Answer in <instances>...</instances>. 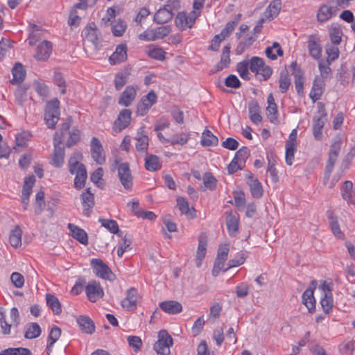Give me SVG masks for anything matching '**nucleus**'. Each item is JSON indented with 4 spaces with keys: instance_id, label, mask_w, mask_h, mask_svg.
Segmentation results:
<instances>
[{
    "instance_id": "50",
    "label": "nucleus",
    "mask_w": 355,
    "mask_h": 355,
    "mask_svg": "<svg viewBox=\"0 0 355 355\" xmlns=\"http://www.w3.org/2000/svg\"><path fill=\"white\" fill-rule=\"evenodd\" d=\"M246 257L247 255L245 252H241L238 253L234 259L229 261L228 266L225 269H224V272H226L228 269L231 268L242 265L245 262Z\"/></svg>"
},
{
    "instance_id": "52",
    "label": "nucleus",
    "mask_w": 355,
    "mask_h": 355,
    "mask_svg": "<svg viewBox=\"0 0 355 355\" xmlns=\"http://www.w3.org/2000/svg\"><path fill=\"white\" fill-rule=\"evenodd\" d=\"M329 225L331 230L332 233L338 238L343 239L344 237V234L340 229V225L338 224V220L336 217L331 215L329 217Z\"/></svg>"
},
{
    "instance_id": "21",
    "label": "nucleus",
    "mask_w": 355,
    "mask_h": 355,
    "mask_svg": "<svg viewBox=\"0 0 355 355\" xmlns=\"http://www.w3.org/2000/svg\"><path fill=\"white\" fill-rule=\"evenodd\" d=\"M103 151V147L99 140L93 137L91 141L92 155L94 161L98 164H103L105 162Z\"/></svg>"
},
{
    "instance_id": "7",
    "label": "nucleus",
    "mask_w": 355,
    "mask_h": 355,
    "mask_svg": "<svg viewBox=\"0 0 355 355\" xmlns=\"http://www.w3.org/2000/svg\"><path fill=\"white\" fill-rule=\"evenodd\" d=\"M90 264L96 277L108 281H114L115 279V275L110 267L101 259H92Z\"/></svg>"
},
{
    "instance_id": "46",
    "label": "nucleus",
    "mask_w": 355,
    "mask_h": 355,
    "mask_svg": "<svg viewBox=\"0 0 355 355\" xmlns=\"http://www.w3.org/2000/svg\"><path fill=\"white\" fill-rule=\"evenodd\" d=\"M127 28L126 22L119 19L112 26V33L115 37H121Z\"/></svg>"
},
{
    "instance_id": "36",
    "label": "nucleus",
    "mask_w": 355,
    "mask_h": 355,
    "mask_svg": "<svg viewBox=\"0 0 355 355\" xmlns=\"http://www.w3.org/2000/svg\"><path fill=\"white\" fill-rule=\"evenodd\" d=\"M46 300L48 306L55 315H59L62 312L61 304L57 297L51 293L46 295Z\"/></svg>"
},
{
    "instance_id": "3",
    "label": "nucleus",
    "mask_w": 355,
    "mask_h": 355,
    "mask_svg": "<svg viewBox=\"0 0 355 355\" xmlns=\"http://www.w3.org/2000/svg\"><path fill=\"white\" fill-rule=\"evenodd\" d=\"M249 69L255 73L257 78L261 81L267 80L272 73V68L266 64L263 58L257 56L250 60Z\"/></svg>"
},
{
    "instance_id": "62",
    "label": "nucleus",
    "mask_w": 355,
    "mask_h": 355,
    "mask_svg": "<svg viewBox=\"0 0 355 355\" xmlns=\"http://www.w3.org/2000/svg\"><path fill=\"white\" fill-rule=\"evenodd\" d=\"M35 212L36 214H40L45 207L44 201V193L42 191H40L36 194L35 198Z\"/></svg>"
},
{
    "instance_id": "63",
    "label": "nucleus",
    "mask_w": 355,
    "mask_h": 355,
    "mask_svg": "<svg viewBox=\"0 0 355 355\" xmlns=\"http://www.w3.org/2000/svg\"><path fill=\"white\" fill-rule=\"evenodd\" d=\"M286 162L288 165L291 166L293 164L294 160V154L296 151L297 146H293L292 144H286Z\"/></svg>"
},
{
    "instance_id": "2",
    "label": "nucleus",
    "mask_w": 355,
    "mask_h": 355,
    "mask_svg": "<svg viewBox=\"0 0 355 355\" xmlns=\"http://www.w3.org/2000/svg\"><path fill=\"white\" fill-rule=\"evenodd\" d=\"M72 119L68 117L66 121L62 123L60 132H58L61 137L62 142L67 137L66 146L68 148L76 144L80 139V131L76 128H71Z\"/></svg>"
},
{
    "instance_id": "24",
    "label": "nucleus",
    "mask_w": 355,
    "mask_h": 355,
    "mask_svg": "<svg viewBox=\"0 0 355 355\" xmlns=\"http://www.w3.org/2000/svg\"><path fill=\"white\" fill-rule=\"evenodd\" d=\"M159 306L163 311L171 315L178 314L182 311V304L174 300L162 302Z\"/></svg>"
},
{
    "instance_id": "11",
    "label": "nucleus",
    "mask_w": 355,
    "mask_h": 355,
    "mask_svg": "<svg viewBox=\"0 0 355 355\" xmlns=\"http://www.w3.org/2000/svg\"><path fill=\"white\" fill-rule=\"evenodd\" d=\"M62 140L58 132H55L53 138L54 151L52 157V164L60 167L64 162V148L61 146Z\"/></svg>"
},
{
    "instance_id": "5",
    "label": "nucleus",
    "mask_w": 355,
    "mask_h": 355,
    "mask_svg": "<svg viewBox=\"0 0 355 355\" xmlns=\"http://www.w3.org/2000/svg\"><path fill=\"white\" fill-rule=\"evenodd\" d=\"M158 340L154 345V349L157 355H170V347L173 344L172 337L168 334L166 330H160L158 332Z\"/></svg>"
},
{
    "instance_id": "6",
    "label": "nucleus",
    "mask_w": 355,
    "mask_h": 355,
    "mask_svg": "<svg viewBox=\"0 0 355 355\" xmlns=\"http://www.w3.org/2000/svg\"><path fill=\"white\" fill-rule=\"evenodd\" d=\"M336 2V4L335 6L323 4L320 6L317 14L318 20L320 22H325L334 16H336L340 10V7L345 8L349 6V1Z\"/></svg>"
},
{
    "instance_id": "27",
    "label": "nucleus",
    "mask_w": 355,
    "mask_h": 355,
    "mask_svg": "<svg viewBox=\"0 0 355 355\" xmlns=\"http://www.w3.org/2000/svg\"><path fill=\"white\" fill-rule=\"evenodd\" d=\"M68 229L69 230L73 238L76 239L80 243L83 245H87L88 243V236L84 230L72 223L68 224Z\"/></svg>"
},
{
    "instance_id": "51",
    "label": "nucleus",
    "mask_w": 355,
    "mask_h": 355,
    "mask_svg": "<svg viewBox=\"0 0 355 355\" xmlns=\"http://www.w3.org/2000/svg\"><path fill=\"white\" fill-rule=\"evenodd\" d=\"M136 148L137 151L144 152L147 150L148 146V137L146 135L137 134L136 137Z\"/></svg>"
},
{
    "instance_id": "38",
    "label": "nucleus",
    "mask_w": 355,
    "mask_h": 355,
    "mask_svg": "<svg viewBox=\"0 0 355 355\" xmlns=\"http://www.w3.org/2000/svg\"><path fill=\"white\" fill-rule=\"evenodd\" d=\"M21 236L22 230L19 225L15 227L10 233V245L17 248L21 245Z\"/></svg>"
},
{
    "instance_id": "33",
    "label": "nucleus",
    "mask_w": 355,
    "mask_h": 355,
    "mask_svg": "<svg viewBox=\"0 0 355 355\" xmlns=\"http://www.w3.org/2000/svg\"><path fill=\"white\" fill-rule=\"evenodd\" d=\"M249 114L250 120L255 124H259L262 121V116L260 114V107L256 101L249 103Z\"/></svg>"
},
{
    "instance_id": "26",
    "label": "nucleus",
    "mask_w": 355,
    "mask_h": 355,
    "mask_svg": "<svg viewBox=\"0 0 355 355\" xmlns=\"http://www.w3.org/2000/svg\"><path fill=\"white\" fill-rule=\"evenodd\" d=\"M327 114H323L319 116H314L313 118V133L314 137L317 140H321L322 138V130L324 125V123L327 121Z\"/></svg>"
},
{
    "instance_id": "8",
    "label": "nucleus",
    "mask_w": 355,
    "mask_h": 355,
    "mask_svg": "<svg viewBox=\"0 0 355 355\" xmlns=\"http://www.w3.org/2000/svg\"><path fill=\"white\" fill-rule=\"evenodd\" d=\"M319 288L322 291V297L320 300L321 306L325 313H329L332 311L334 306L333 284L331 282L324 281Z\"/></svg>"
},
{
    "instance_id": "59",
    "label": "nucleus",
    "mask_w": 355,
    "mask_h": 355,
    "mask_svg": "<svg viewBox=\"0 0 355 355\" xmlns=\"http://www.w3.org/2000/svg\"><path fill=\"white\" fill-rule=\"evenodd\" d=\"M237 24V19H234L229 21L220 33V35L222 36V39H225L226 37H229L230 34L232 33V31L234 30Z\"/></svg>"
},
{
    "instance_id": "31",
    "label": "nucleus",
    "mask_w": 355,
    "mask_h": 355,
    "mask_svg": "<svg viewBox=\"0 0 355 355\" xmlns=\"http://www.w3.org/2000/svg\"><path fill=\"white\" fill-rule=\"evenodd\" d=\"M12 73L13 78L10 80V83L12 85L21 83L26 76V71L24 69L23 65L19 62H17L15 64L12 70Z\"/></svg>"
},
{
    "instance_id": "28",
    "label": "nucleus",
    "mask_w": 355,
    "mask_h": 355,
    "mask_svg": "<svg viewBox=\"0 0 355 355\" xmlns=\"http://www.w3.org/2000/svg\"><path fill=\"white\" fill-rule=\"evenodd\" d=\"M77 322L84 333L92 334L95 330L94 323L88 316H79Z\"/></svg>"
},
{
    "instance_id": "16",
    "label": "nucleus",
    "mask_w": 355,
    "mask_h": 355,
    "mask_svg": "<svg viewBox=\"0 0 355 355\" xmlns=\"http://www.w3.org/2000/svg\"><path fill=\"white\" fill-rule=\"evenodd\" d=\"M139 299L137 291L135 288H130L126 291V297L121 301V306L128 311H134L137 308Z\"/></svg>"
},
{
    "instance_id": "4",
    "label": "nucleus",
    "mask_w": 355,
    "mask_h": 355,
    "mask_svg": "<svg viewBox=\"0 0 355 355\" xmlns=\"http://www.w3.org/2000/svg\"><path fill=\"white\" fill-rule=\"evenodd\" d=\"M44 120L49 128L55 129L60 119V101L57 98L47 102L44 110Z\"/></svg>"
},
{
    "instance_id": "29",
    "label": "nucleus",
    "mask_w": 355,
    "mask_h": 355,
    "mask_svg": "<svg viewBox=\"0 0 355 355\" xmlns=\"http://www.w3.org/2000/svg\"><path fill=\"white\" fill-rule=\"evenodd\" d=\"M226 225L230 236H235L239 232V218L236 215L229 214L226 217Z\"/></svg>"
},
{
    "instance_id": "43",
    "label": "nucleus",
    "mask_w": 355,
    "mask_h": 355,
    "mask_svg": "<svg viewBox=\"0 0 355 355\" xmlns=\"http://www.w3.org/2000/svg\"><path fill=\"white\" fill-rule=\"evenodd\" d=\"M207 245V242L206 237L201 235L198 239V250H197V252H196V258L198 260L200 261V263H198V266H200V261L205 257Z\"/></svg>"
},
{
    "instance_id": "41",
    "label": "nucleus",
    "mask_w": 355,
    "mask_h": 355,
    "mask_svg": "<svg viewBox=\"0 0 355 355\" xmlns=\"http://www.w3.org/2000/svg\"><path fill=\"white\" fill-rule=\"evenodd\" d=\"M130 73L127 70L118 72L115 75L114 87L115 89L120 90L128 82Z\"/></svg>"
},
{
    "instance_id": "49",
    "label": "nucleus",
    "mask_w": 355,
    "mask_h": 355,
    "mask_svg": "<svg viewBox=\"0 0 355 355\" xmlns=\"http://www.w3.org/2000/svg\"><path fill=\"white\" fill-rule=\"evenodd\" d=\"M273 49H277V54L279 55V56H282L283 54H284V51L282 49L281 46H280V44L277 42H273L272 44V46H268L266 49V56L272 60H275L277 58V55H275L274 53H273Z\"/></svg>"
},
{
    "instance_id": "18",
    "label": "nucleus",
    "mask_w": 355,
    "mask_h": 355,
    "mask_svg": "<svg viewBox=\"0 0 355 355\" xmlns=\"http://www.w3.org/2000/svg\"><path fill=\"white\" fill-rule=\"evenodd\" d=\"M52 49V43L49 41L44 40L37 46L34 57L37 60L45 61L50 57Z\"/></svg>"
},
{
    "instance_id": "35",
    "label": "nucleus",
    "mask_w": 355,
    "mask_h": 355,
    "mask_svg": "<svg viewBox=\"0 0 355 355\" xmlns=\"http://www.w3.org/2000/svg\"><path fill=\"white\" fill-rule=\"evenodd\" d=\"M42 27L35 24L29 26L28 43L31 46H34L36 42L42 38Z\"/></svg>"
},
{
    "instance_id": "48",
    "label": "nucleus",
    "mask_w": 355,
    "mask_h": 355,
    "mask_svg": "<svg viewBox=\"0 0 355 355\" xmlns=\"http://www.w3.org/2000/svg\"><path fill=\"white\" fill-rule=\"evenodd\" d=\"M189 137L190 135L189 133L182 132L180 134H175L168 140V143L171 145L178 144L183 146L187 143Z\"/></svg>"
},
{
    "instance_id": "13",
    "label": "nucleus",
    "mask_w": 355,
    "mask_h": 355,
    "mask_svg": "<svg viewBox=\"0 0 355 355\" xmlns=\"http://www.w3.org/2000/svg\"><path fill=\"white\" fill-rule=\"evenodd\" d=\"M85 293L88 300L96 302L104 295V291L101 284L96 280H91L85 287Z\"/></svg>"
},
{
    "instance_id": "42",
    "label": "nucleus",
    "mask_w": 355,
    "mask_h": 355,
    "mask_svg": "<svg viewBox=\"0 0 355 355\" xmlns=\"http://www.w3.org/2000/svg\"><path fill=\"white\" fill-rule=\"evenodd\" d=\"M97 31L98 30L94 24H89L85 29V37L86 40L95 45H97L98 43Z\"/></svg>"
},
{
    "instance_id": "47",
    "label": "nucleus",
    "mask_w": 355,
    "mask_h": 355,
    "mask_svg": "<svg viewBox=\"0 0 355 355\" xmlns=\"http://www.w3.org/2000/svg\"><path fill=\"white\" fill-rule=\"evenodd\" d=\"M177 205L182 214H184L191 218H193V211L195 210L189 208L188 202L184 198L178 197L177 198Z\"/></svg>"
},
{
    "instance_id": "45",
    "label": "nucleus",
    "mask_w": 355,
    "mask_h": 355,
    "mask_svg": "<svg viewBox=\"0 0 355 355\" xmlns=\"http://www.w3.org/2000/svg\"><path fill=\"white\" fill-rule=\"evenodd\" d=\"M279 91L281 93H286L289 89L291 81L286 70L282 71L280 73L279 80Z\"/></svg>"
},
{
    "instance_id": "23",
    "label": "nucleus",
    "mask_w": 355,
    "mask_h": 355,
    "mask_svg": "<svg viewBox=\"0 0 355 355\" xmlns=\"http://www.w3.org/2000/svg\"><path fill=\"white\" fill-rule=\"evenodd\" d=\"M127 59V46L121 44L116 47L115 51L110 57L111 64H116L124 62Z\"/></svg>"
},
{
    "instance_id": "15",
    "label": "nucleus",
    "mask_w": 355,
    "mask_h": 355,
    "mask_svg": "<svg viewBox=\"0 0 355 355\" xmlns=\"http://www.w3.org/2000/svg\"><path fill=\"white\" fill-rule=\"evenodd\" d=\"M132 112L129 109H123L118 115L113 125V130L119 132L126 128L131 121Z\"/></svg>"
},
{
    "instance_id": "10",
    "label": "nucleus",
    "mask_w": 355,
    "mask_h": 355,
    "mask_svg": "<svg viewBox=\"0 0 355 355\" xmlns=\"http://www.w3.org/2000/svg\"><path fill=\"white\" fill-rule=\"evenodd\" d=\"M157 100V94L153 90H150L137 104V114L140 116L146 114L151 107L156 103Z\"/></svg>"
},
{
    "instance_id": "37",
    "label": "nucleus",
    "mask_w": 355,
    "mask_h": 355,
    "mask_svg": "<svg viewBox=\"0 0 355 355\" xmlns=\"http://www.w3.org/2000/svg\"><path fill=\"white\" fill-rule=\"evenodd\" d=\"M230 46L229 45L225 46L223 49V52L220 58V61L216 65V71H219L224 68L227 67L230 63Z\"/></svg>"
},
{
    "instance_id": "32",
    "label": "nucleus",
    "mask_w": 355,
    "mask_h": 355,
    "mask_svg": "<svg viewBox=\"0 0 355 355\" xmlns=\"http://www.w3.org/2000/svg\"><path fill=\"white\" fill-rule=\"evenodd\" d=\"M281 8V1H271L268 7L264 11L263 16L268 21H270L278 15Z\"/></svg>"
},
{
    "instance_id": "61",
    "label": "nucleus",
    "mask_w": 355,
    "mask_h": 355,
    "mask_svg": "<svg viewBox=\"0 0 355 355\" xmlns=\"http://www.w3.org/2000/svg\"><path fill=\"white\" fill-rule=\"evenodd\" d=\"M250 66V62L243 61L239 62L237 65V71L240 76L245 80H249L248 68Z\"/></svg>"
},
{
    "instance_id": "12",
    "label": "nucleus",
    "mask_w": 355,
    "mask_h": 355,
    "mask_svg": "<svg viewBox=\"0 0 355 355\" xmlns=\"http://www.w3.org/2000/svg\"><path fill=\"white\" fill-rule=\"evenodd\" d=\"M118 177L125 189H130L133 185V178L128 163H121L118 166Z\"/></svg>"
},
{
    "instance_id": "39",
    "label": "nucleus",
    "mask_w": 355,
    "mask_h": 355,
    "mask_svg": "<svg viewBox=\"0 0 355 355\" xmlns=\"http://www.w3.org/2000/svg\"><path fill=\"white\" fill-rule=\"evenodd\" d=\"M145 167L148 171H155L161 168L162 163L157 155H150L145 159Z\"/></svg>"
},
{
    "instance_id": "20",
    "label": "nucleus",
    "mask_w": 355,
    "mask_h": 355,
    "mask_svg": "<svg viewBox=\"0 0 355 355\" xmlns=\"http://www.w3.org/2000/svg\"><path fill=\"white\" fill-rule=\"evenodd\" d=\"M137 89V87L132 85L127 86L125 90L121 94L118 103L125 107L130 106L135 99Z\"/></svg>"
},
{
    "instance_id": "25",
    "label": "nucleus",
    "mask_w": 355,
    "mask_h": 355,
    "mask_svg": "<svg viewBox=\"0 0 355 355\" xmlns=\"http://www.w3.org/2000/svg\"><path fill=\"white\" fill-rule=\"evenodd\" d=\"M324 87V81L322 78L316 77L313 81L311 91L310 92V98L313 102L319 100L323 93Z\"/></svg>"
},
{
    "instance_id": "34",
    "label": "nucleus",
    "mask_w": 355,
    "mask_h": 355,
    "mask_svg": "<svg viewBox=\"0 0 355 355\" xmlns=\"http://www.w3.org/2000/svg\"><path fill=\"white\" fill-rule=\"evenodd\" d=\"M302 302L307 307L310 313H313L315 308V300L313 296V290L306 289L302 294Z\"/></svg>"
},
{
    "instance_id": "14",
    "label": "nucleus",
    "mask_w": 355,
    "mask_h": 355,
    "mask_svg": "<svg viewBox=\"0 0 355 355\" xmlns=\"http://www.w3.org/2000/svg\"><path fill=\"white\" fill-rule=\"evenodd\" d=\"M175 7L172 4H167L159 8L154 16V21L159 24L167 23L174 15Z\"/></svg>"
},
{
    "instance_id": "56",
    "label": "nucleus",
    "mask_w": 355,
    "mask_h": 355,
    "mask_svg": "<svg viewBox=\"0 0 355 355\" xmlns=\"http://www.w3.org/2000/svg\"><path fill=\"white\" fill-rule=\"evenodd\" d=\"M216 179L211 173L207 172L205 173L203 176V183L206 188L211 191L214 190L216 187Z\"/></svg>"
},
{
    "instance_id": "40",
    "label": "nucleus",
    "mask_w": 355,
    "mask_h": 355,
    "mask_svg": "<svg viewBox=\"0 0 355 355\" xmlns=\"http://www.w3.org/2000/svg\"><path fill=\"white\" fill-rule=\"evenodd\" d=\"M201 144L203 146H216L218 144V139L210 130H205L202 132Z\"/></svg>"
},
{
    "instance_id": "1",
    "label": "nucleus",
    "mask_w": 355,
    "mask_h": 355,
    "mask_svg": "<svg viewBox=\"0 0 355 355\" xmlns=\"http://www.w3.org/2000/svg\"><path fill=\"white\" fill-rule=\"evenodd\" d=\"M83 159V155L79 151H75L70 157L68 165L71 174H76L74 186L76 189H80L84 187L87 178V170L83 164L80 163Z\"/></svg>"
},
{
    "instance_id": "17",
    "label": "nucleus",
    "mask_w": 355,
    "mask_h": 355,
    "mask_svg": "<svg viewBox=\"0 0 355 355\" xmlns=\"http://www.w3.org/2000/svg\"><path fill=\"white\" fill-rule=\"evenodd\" d=\"M87 1H80L78 3H76L73 8H71L68 24L69 26H78L80 24L81 18L80 17V12H78V10L83 12L87 8Z\"/></svg>"
},
{
    "instance_id": "19",
    "label": "nucleus",
    "mask_w": 355,
    "mask_h": 355,
    "mask_svg": "<svg viewBox=\"0 0 355 355\" xmlns=\"http://www.w3.org/2000/svg\"><path fill=\"white\" fill-rule=\"evenodd\" d=\"M307 43L310 55L314 59L320 58L322 53V46L319 37L316 35H309Z\"/></svg>"
},
{
    "instance_id": "64",
    "label": "nucleus",
    "mask_w": 355,
    "mask_h": 355,
    "mask_svg": "<svg viewBox=\"0 0 355 355\" xmlns=\"http://www.w3.org/2000/svg\"><path fill=\"white\" fill-rule=\"evenodd\" d=\"M148 55L154 59L158 60H163L165 58V52L162 49L158 47H153L148 51Z\"/></svg>"
},
{
    "instance_id": "55",
    "label": "nucleus",
    "mask_w": 355,
    "mask_h": 355,
    "mask_svg": "<svg viewBox=\"0 0 355 355\" xmlns=\"http://www.w3.org/2000/svg\"><path fill=\"white\" fill-rule=\"evenodd\" d=\"M99 222L103 227L107 229L111 233L116 234L119 232V226L115 220L99 218Z\"/></svg>"
},
{
    "instance_id": "44",
    "label": "nucleus",
    "mask_w": 355,
    "mask_h": 355,
    "mask_svg": "<svg viewBox=\"0 0 355 355\" xmlns=\"http://www.w3.org/2000/svg\"><path fill=\"white\" fill-rule=\"evenodd\" d=\"M42 332L40 325L36 322L30 324L24 334V337L27 339H33L40 336Z\"/></svg>"
},
{
    "instance_id": "58",
    "label": "nucleus",
    "mask_w": 355,
    "mask_h": 355,
    "mask_svg": "<svg viewBox=\"0 0 355 355\" xmlns=\"http://www.w3.org/2000/svg\"><path fill=\"white\" fill-rule=\"evenodd\" d=\"M342 146V139L340 136L335 137L333 140L332 143L330 146V151L329 154L334 155H339L340 149Z\"/></svg>"
},
{
    "instance_id": "60",
    "label": "nucleus",
    "mask_w": 355,
    "mask_h": 355,
    "mask_svg": "<svg viewBox=\"0 0 355 355\" xmlns=\"http://www.w3.org/2000/svg\"><path fill=\"white\" fill-rule=\"evenodd\" d=\"M33 87L37 93L42 97L46 98L49 95V89L47 86L39 80H35L33 83Z\"/></svg>"
},
{
    "instance_id": "9",
    "label": "nucleus",
    "mask_w": 355,
    "mask_h": 355,
    "mask_svg": "<svg viewBox=\"0 0 355 355\" xmlns=\"http://www.w3.org/2000/svg\"><path fill=\"white\" fill-rule=\"evenodd\" d=\"M200 11L192 10L187 15L186 12H179L175 17V25L181 30L191 28L195 24L196 19L200 15Z\"/></svg>"
},
{
    "instance_id": "22",
    "label": "nucleus",
    "mask_w": 355,
    "mask_h": 355,
    "mask_svg": "<svg viewBox=\"0 0 355 355\" xmlns=\"http://www.w3.org/2000/svg\"><path fill=\"white\" fill-rule=\"evenodd\" d=\"M83 206V214L89 216L91 209L94 206V196L91 193L90 188H87L80 196Z\"/></svg>"
},
{
    "instance_id": "54",
    "label": "nucleus",
    "mask_w": 355,
    "mask_h": 355,
    "mask_svg": "<svg viewBox=\"0 0 355 355\" xmlns=\"http://www.w3.org/2000/svg\"><path fill=\"white\" fill-rule=\"evenodd\" d=\"M250 151L249 148L246 146H243L236 153L234 158L245 166V162L250 156Z\"/></svg>"
},
{
    "instance_id": "57",
    "label": "nucleus",
    "mask_w": 355,
    "mask_h": 355,
    "mask_svg": "<svg viewBox=\"0 0 355 355\" xmlns=\"http://www.w3.org/2000/svg\"><path fill=\"white\" fill-rule=\"evenodd\" d=\"M267 159L268 161L267 173L270 174L272 181L276 183L277 182H278L279 178L277 175V171L275 166V161L274 159H271L269 156L267 157Z\"/></svg>"
},
{
    "instance_id": "30",
    "label": "nucleus",
    "mask_w": 355,
    "mask_h": 355,
    "mask_svg": "<svg viewBox=\"0 0 355 355\" xmlns=\"http://www.w3.org/2000/svg\"><path fill=\"white\" fill-rule=\"evenodd\" d=\"M248 183L249 184L252 197L254 198H261L263 193V189L261 183L259 181V180L254 179L252 175H251Z\"/></svg>"
},
{
    "instance_id": "53",
    "label": "nucleus",
    "mask_w": 355,
    "mask_h": 355,
    "mask_svg": "<svg viewBox=\"0 0 355 355\" xmlns=\"http://www.w3.org/2000/svg\"><path fill=\"white\" fill-rule=\"evenodd\" d=\"M28 87L25 85L19 86L15 92V102L22 105L26 98V90Z\"/></svg>"
}]
</instances>
